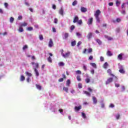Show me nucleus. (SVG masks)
I'll list each match as a JSON object with an SVG mask.
<instances>
[{"instance_id":"33","label":"nucleus","mask_w":128,"mask_h":128,"mask_svg":"<svg viewBox=\"0 0 128 128\" xmlns=\"http://www.w3.org/2000/svg\"><path fill=\"white\" fill-rule=\"evenodd\" d=\"M10 22H11V24H12V22H14V18L12 17H10Z\"/></svg>"},{"instance_id":"37","label":"nucleus","mask_w":128,"mask_h":128,"mask_svg":"<svg viewBox=\"0 0 128 128\" xmlns=\"http://www.w3.org/2000/svg\"><path fill=\"white\" fill-rule=\"evenodd\" d=\"M64 36L65 40H66V38H68V33H65L64 35Z\"/></svg>"},{"instance_id":"39","label":"nucleus","mask_w":128,"mask_h":128,"mask_svg":"<svg viewBox=\"0 0 128 128\" xmlns=\"http://www.w3.org/2000/svg\"><path fill=\"white\" fill-rule=\"evenodd\" d=\"M76 74H82V72L80 70H78L76 71Z\"/></svg>"},{"instance_id":"40","label":"nucleus","mask_w":128,"mask_h":128,"mask_svg":"<svg viewBox=\"0 0 128 128\" xmlns=\"http://www.w3.org/2000/svg\"><path fill=\"white\" fill-rule=\"evenodd\" d=\"M59 66H64V62H60L59 63Z\"/></svg>"},{"instance_id":"48","label":"nucleus","mask_w":128,"mask_h":128,"mask_svg":"<svg viewBox=\"0 0 128 128\" xmlns=\"http://www.w3.org/2000/svg\"><path fill=\"white\" fill-rule=\"evenodd\" d=\"M76 36H80V38H82V34H80V32H76Z\"/></svg>"},{"instance_id":"18","label":"nucleus","mask_w":128,"mask_h":128,"mask_svg":"<svg viewBox=\"0 0 128 128\" xmlns=\"http://www.w3.org/2000/svg\"><path fill=\"white\" fill-rule=\"evenodd\" d=\"M106 54L108 56H112V52L110 50H108Z\"/></svg>"},{"instance_id":"16","label":"nucleus","mask_w":128,"mask_h":128,"mask_svg":"<svg viewBox=\"0 0 128 128\" xmlns=\"http://www.w3.org/2000/svg\"><path fill=\"white\" fill-rule=\"evenodd\" d=\"M36 88H38V90H42V86H40V85H38V84H36Z\"/></svg>"},{"instance_id":"50","label":"nucleus","mask_w":128,"mask_h":128,"mask_svg":"<svg viewBox=\"0 0 128 128\" xmlns=\"http://www.w3.org/2000/svg\"><path fill=\"white\" fill-rule=\"evenodd\" d=\"M18 20H22V16H18Z\"/></svg>"},{"instance_id":"53","label":"nucleus","mask_w":128,"mask_h":128,"mask_svg":"<svg viewBox=\"0 0 128 128\" xmlns=\"http://www.w3.org/2000/svg\"><path fill=\"white\" fill-rule=\"evenodd\" d=\"M82 117L84 118H86V115L85 113L82 112Z\"/></svg>"},{"instance_id":"32","label":"nucleus","mask_w":128,"mask_h":128,"mask_svg":"<svg viewBox=\"0 0 128 128\" xmlns=\"http://www.w3.org/2000/svg\"><path fill=\"white\" fill-rule=\"evenodd\" d=\"M95 18H96V22H100V16H98L95 17Z\"/></svg>"},{"instance_id":"47","label":"nucleus","mask_w":128,"mask_h":128,"mask_svg":"<svg viewBox=\"0 0 128 128\" xmlns=\"http://www.w3.org/2000/svg\"><path fill=\"white\" fill-rule=\"evenodd\" d=\"M26 48H28V45H25L22 48L23 50H26Z\"/></svg>"},{"instance_id":"3","label":"nucleus","mask_w":128,"mask_h":128,"mask_svg":"<svg viewBox=\"0 0 128 128\" xmlns=\"http://www.w3.org/2000/svg\"><path fill=\"white\" fill-rule=\"evenodd\" d=\"M94 21V18H90L88 20V22H87L88 26H92V22Z\"/></svg>"},{"instance_id":"6","label":"nucleus","mask_w":128,"mask_h":128,"mask_svg":"<svg viewBox=\"0 0 128 128\" xmlns=\"http://www.w3.org/2000/svg\"><path fill=\"white\" fill-rule=\"evenodd\" d=\"M48 46L49 48H52V46H54V42H52V38L50 39Z\"/></svg>"},{"instance_id":"45","label":"nucleus","mask_w":128,"mask_h":128,"mask_svg":"<svg viewBox=\"0 0 128 128\" xmlns=\"http://www.w3.org/2000/svg\"><path fill=\"white\" fill-rule=\"evenodd\" d=\"M122 20L120 18H117L116 19V22H120Z\"/></svg>"},{"instance_id":"1","label":"nucleus","mask_w":128,"mask_h":128,"mask_svg":"<svg viewBox=\"0 0 128 128\" xmlns=\"http://www.w3.org/2000/svg\"><path fill=\"white\" fill-rule=\"evenodd\" d=\"M31 64H32V66H34V64L35 65V66H34V67H33V70H34V72L36 74V76H40V73L38 72V68H40V65L38 64V63L32 62Z\"/></svg>"},{"instance_id":"49","label":"nucleus","mask_w":128,"mask_h":128,"mask_svg":"<svg viewBox=\"0 0 128 128\" xmlns=\"http://www.w3.org/2000/svg\"><path fill=\"white\" fill-rule=\"evenodd\" d=\"M92 52V48H90L88 50V53L90 54V52Z\"/></svg>"},{"instance_id":"13","label":"nucleus","mask_w":128,"mask_h":128,"mask_svg":"<svg viewBox=\"0 0 128 128\" xmlns=\"http://www.w3.org/2000/svg\"><path fill=\"white\" fill-rule=\"evenodd\" d=\"M104 38H107L108 40H113L112 37H110V36H108V35H105Z\"/></svg>"},{"instance_id":"21","label":"nucleus","mask_w":128,"mask_h":128,"mask_svg":"<svg viewBox=\"0 0 128 128\" xmlns=\"http://www.w3.org/2000/svg\"><path fill=\"white\" fill-rule=\"evenodd\" d=\"M18 30L20 32H24V28L22 26H20Z\"/></svg>"},{"instance_id":"2","label":"nucleus","mask_w":128,"mask_h":128,"mask_svg":"<svg viewBox=\"0 0 128 128\" xmlns=\"http://www.w3.org/2000/svg\"><path fill=\"white\" fill-rule=\"evenodd\" d=\"M62 54L64 58H69L70 56V52H68L64 54V50H62Z\"/></svg>"},{"instance_id":"27","label":"nucleus","mask_w":128,"mask_h":128,"mask_svg":"<svg viewBox=\"0 0 128 128\" xmlns=\"http://www.w3.org/2000/svg\"><path fill=\"white\" fill-rule=\"evenodd\" d=\"M119 72H120V74H124V72H126L124 68H120L119 70Z\"/></svg>"},{"instance_id":"52","label":"nucleus","mask_w":128,"mask_h":128,"mask_svg":"<svg viewBox=\"0 0 128 128\" xmlns=\"http://www.w3.org/2000/svg\"><path fill=\"white\" fill-rule=\"evenodd\" d=\"M100 62H104V58L101 56L100 57Z\"/></svg>"},{"instance_id":"30","label":"nucleus","mask_w":128,"mask_h":128,"mask_svg":"<svg viewBox=\"0 0 128 128\" xmlns=\"http://www.w3.org/2000/svg\"><path fill=\"white\" fill-rule=\"evenodd\" d=\"M75 28L76 27L74 26V25L71 26H70V32H72V30H74Z\"/></svg>"},{"instance_id":"56","label":"nucleus","mask_w":128,"mask_h":128,"mask_svg":"<svg viewBox=\"0 0 128 128\" xmlns=\"http://www.w3.org/2000/svg\"><path fill=\"white\" fill-rule=\"evenodd\" d=\"M88 92H92V88L89 87V88H88Z\"/></svg>"},{"instance_id":"63","label":"nucleus","mask_w":128,"mask_h":128,"mask_svg":"<svg viewBox=\"0 0 128 128\" xmlns=\"http://www.w3.org/2000/svg\"><path fill=\"white\" fill-rule=\"evenodd\" d=\"M26 6H30V4L28 2H24Z\"/></svg>"},{"instance_id":"25","label":"nucleus","mask_w":128,"mask_h":128,"mask_svg":"<svg viewBox=\"0 0 128 128\" xmlns=\"http://www.w3.org/2000/svg\"><path fill=\"white\" fill-rule=\"evenodd\" d=\"M96 42H98V44L100 45L102 44V42L100 39H96Z\"/></svg>"},{"instance_id":"43","label":"nucleus","mask_w":128,"mask_h":128,"mask_svg":"<svg viewBox=\"0 0 128 128\" xmlns=\"http://www.w3.org/2000/svg\"><path fill=\"white\" fill-rule=\"evenodd\" d=\"M120 2L118 0H116V6H120Z\"/></svg>"},{"instance_id":"54","label":"nucleus","mask_w":128,"mask_h":128,"mask_svg":"<svg viewBox=\"0 0 128 128\" xmlns=\"http://www.w3.org/2000/svg\"><path fill=\"white\" fill-rule=\"evenodd\" d=\"M58 82H64V78H60V79L58 80Z\"/></svg>"},{"instance_id":"62","label":"nucleus","mask_w":128,"mask_h":128,"mask_svg":"<svg viewBox=\"0 0 128 128\" xmlns=\"http://www.w3.org/2000/svg\"><path fill=\"white\" fill-rule=\"evenodd\" d=\"M91 74H94V70H92L90 71Z\"/></svg>"},{"instance_id":"58","label":"nucleus","mask_w":128,"mask_h":128,"mask_svg":"<svg viewBox=\"0 0 128 128\" xmlns=\"http://www.w3.org/2000/svg\"><path fill=\"white\" fill-rule=\"evenodd\" d=\"M116 120H119V118H120V114H118V115H116Z\"/></svg>"},{"instance_id":"24","label":"nucleus","mask_w":128,"mask_h":128,"mask_svg":"<svg viewBox=\"0 0 128 128\" xmlns=\"http://www.w3.org/2000/svg\"><path fill=\"white\" fill-rule=\"evenodd\" d=\"M77 23L80 26H82V20H78V22H77Z\"/></svg>"},{"instance_id":"55","label":"nucleus","mask_w":128,"mask_h":128,"mask_svg":"<svg viewBox=\"0 0 128 128\" xmlns=\"http://www.w3.org/2000/svg\"><path fill=\"white\" fill-rule=\"evenodd\" d=\"M58 18H55L54 19V24H58Z\"/></svg>"},{"instance_id":"35","label":"nucleus","mask_w":128,"mask_h":128,"mask_svg":"<svg viewBox=\"0 0 128 128\" xmlns=\"http://www.w3.org/2000/svg\"><path fill=\"white\" fill-rule=\"evenodd\" d=\"M48 60L49 62H52V58H50V56L48 58Z\"/></svg>"},{"instance_id":"51","label":"nucleus","mask_w":128,"mask_h":128,"mask_svg":"<svg viewBox=\"0 0 128 128\" xmlns=\"http://www.w3.org/2000/svg\"><path fill=\"white\" fill-rule=\"evenodd\" d=\"M78 86L79 88H82V84L81 83H79L78 84Z\"/></svg>"},{"instance_id":"23","label":"nucleus","mask_w":128,"mask_h":128,"mask_svg":"<svg viewBox=\"0 0 128 128\" xmlns=\"http://www.w3.org/2000/svg\"><path fill=\"white\" fill-rule=\"evenodd\" d=\"M25 74L26 76H32V74H31V73L28 72H26Z\"/></svg>"},{"instance_id":"20","label":"nucleus","mask_w":128,"mask_h":128,"mask_svg":"<svg viewBox=\"0 0 128 128\" xmlns=\"http://www.w3.org/2000/svg\"><path fill=\"white\" fill-rule=\"evenodd\" d=\"M70 80H68L66 82V86H70Z\"/></svg>"},{"instance_id":"4","label":"nucleus","mask_w":128,"mask_h":128,"mask_svg":"<svg viewBox=\"0 0 128 128\" xmlns=\"http://www.w3.org/2000/svg\"><path fill=\"white\" fill-rule=\"evenodd\" d=\"M100 10H96L95 14H94V16L95 17L96 16H100Z\"/></svg>"},{"instance_id":"10","label":"nucleus","mask_w":128,"mask_h":128,"mask_svg":"<svg viewBox=\"0 0 128 128\" xmlns=\"http://www.w3.org/2000/svg\"><path fill=\"white\" fill-rule=\"evenodd\" d=\"M80 10L82 12H88V9L84 7H81Z\"/></svg>"},{"instance_id":"44","label":"nucleus","mask_w":128,"mask_h":128,"mask_svg":"<svg viewBox=\"0 0 128 128\" xmlns=\"http://www.w3.org/2000/svg\"><path fill=\"white\" fill-rule=\"evenodd\" d=\"M28 30L30 31V30H34V28L32 27H28L27 28Z\"/></svg>"},{"instance_id":"11","label":"nucleus","mask_w":128,"mask_h":128,"mask_svg":"<svg viewBox=\"0 0 128 128\" xmlns=\"http://www.w3.org/2000/svg\"><path fill=\"white\" fill-rule=\"evenodd\" d=\"M92 100H93V103L96 104L98 102V100H96V98L95 96L92 97Z\"/></svg>"},{"instance_id":"28","label":"nucleus","mask_w":128,"mask_h":128,"mask_svg":"<svg viewBox=\"0 0 128 128\" xmlns=\"http://www.w3.org/2000/svg\"><path fill=\"white\" fill-rule=\"evenodd\" d=\"M63 90H64V92H68V88H66V87H64L63 88Z\"/></svg>"},{"instance_id":"14","label":"nucleus","mask_w":128,"mask_h":128,"mask_svg":"<svg viewBox=\"0 0 128 128\" xmlns=\"http://www.w3.org/2000/svg\"><path fill=\"white\" fill-rule=\"evenodd\" d=\"M26 80V77H24V75H22L20 78V80L21 82H24V80Z\"/></svg>"},{"instance_id":"59","label":"nucleus","mask_w":128,"mask_h":128,"mask_svg":"<svg viewBox=\"0 0 128 128\" xmlns=\"http://www.w3.org/2000/svg\"><path fill=\"white\" fill-rule=\"evenodd\" d=\"M108 6H114V2H110L108 4Z\"/></svg>"},{"instance_id":"19","label":"nucleus","mask_w":128,"mask_h":128,"mask_svg":"<svg viewBox=\"0 0 128 128\" xmlns=\"http://www.w3.org/2000/svg\"><path fill=\"white\" fill-rule=\"evenodd\" d=\"M108 64L107 63V62H105L103 65V68H108Z\"/></svg>"},{"instance_id":"38","label":"nucleus","mask_w":128,"mask_h":128,"mask_svg":"<svg viewBox=\"0 0 128 128\" xmlns=\"http://www.w3.org/2000/svg\"><path fill=\"white\" fill-rule=\"evenodd\" d=\"M39 38L40 40H44V36L42 35H40Z\"/></svg>"},{"instance_id":"41","label":"nucleus","mask_w":128,"mask_h":128,"mask_svg":"<svg viewBox=\"0 0 128 128\" xmlns=\"http://www.w3.org/2000/svg\"><path fill=\"white\" fill-rule=\"evenodd\" d=\"M71 44L72 46H74L76 44V41L72 42Z\"/></svg>"},{"instance_id":"9","label":"nucleus","mask_w":128,"mask_h":128,"mask_svg":"<svg viewBox=\"0 0 128 128\" xmlns=\"http://www.w3.org/2000/svg\"><path fill=\"white\" fill-rule=\"evenodd\" d=\"M78 16H75L73 20V22H74V24H76V22H78Z\"/></svg>"},{"instance_id":"12","label":"nucleus","mask_w":128,"mask_h":128,"mask_svg":"<svg viewBox=\"0 0 128 128\" xmlns=\"http://www.w3.org/2000/svg\"><path fill=\"white\" fill-rule=\"evenodd\" d=\"M107 72L108 74H109L110 76H114V75L112 74V70L110 69L107 70Z\"/></svg>"},{"instance_id":"42","label":"nucleus","mask_w":128,"mask_h":128,"mask_svg":"<svg viewBox=\"0 0 128 128\" xmlns=\"http://www.w3.org/2000/svg\"><path fill=\"white\" fill-rule=\"evenodd\" d=\"M109 108H114V104H110L109 105Z\"/></svg>"},{"instance_id":"5","label":"nucleus","mask_w":128,"mask_h":128,"mask_svg":"<svg viewBox=\"0 0 128 128\" xmlns=\"http://www.w3.org/2000/svg\"><path fill=\"white\" fill-rule=\"evenodd\" d=\"M114 80V79L112 78H110L107 80L106 82V84H110Z\"/></svg>"},{"instance_id":"57","label":"nucleus","mask_w":128,"mask_h":128,"mask_svg":"<svg viewBox=\"0 0 128 128\" xmlns=\"http://www.w3.org/2000/svg\"><path fill=\"white\" fill-rule=\"evenodd\" d=\"M4 6L5 8H8V4L6 2H5L4 4Z\"/></svg>"},{"instance_id":"8","label":"nucleus","mask_w":128,"mask_h":128,"mask_svg":"<svg viewBox=\"0 0 128 128\" xmlns=\"http://www.w3.org/2000/svg\"><path fill=\"white\" fill-rule=\"evenodd\" d=\"M92 32H89L87 35V38L89 40H90V38H92Z\"/></svg>"},{"instance_id":"29","label":"nucleus","mask_w":128,"mask_h":128,"mask_svg":"<svg viewBox=\"0 0 128 128\" xmlns=\"http://www.w3.org/2000/svg\"><path fill=\"white\" fill-rule=\"evenodd\" d=\"M28 26V23L24 22L22 24H21L20 26H21L22 28V26Z\"/></svg>"},{"instance_id":"64","label":"nucleus","mask_w":128,"mask_h":128,"mask_svg":"<svg viewBox=\"0 0 128 128\" xmlns=\"http://www.w3.org/2000/svg\"><path fill=\"white\" fill-rule=\"evenodd\" d=\"M83 68H84V70H86V66H84Z\"/></svg>"},{"instance_id":"15","label":"nucleus","mask_w":128,"mask_h":128,"mask_svg":"<svg viewBox=\"0 0 128 128\" xmlns=\"http://www.w3.org/2000/svg\"><path fill=\"white\" fill-rule=\"evenodd\" d=\"M59 14H60L61 16H64V10H62V8H61V9L59 10Z\"/></svg>"},{"instance_id":"31","label":"nucleus","mask_w":128,"mask_h":128,"mask_svg":"<svg viewBox=\"0 0 128 128\" xmlns=\"http://www.w3.org/2000/svg\"><path fill=\"white\" fill-rule=\"evenodd\" d=\"M118 58L119 60H122V54H120L118 56Z\"/></svg>"},{"instance_id":"26","label":"nucleus","mask_w":128,"mask_h":128,"mask_svg":"<svg viewBox=\"0 0 128 128\" xmlns=\"http://www.w3.org/2000/svg\"><path fill=\"white\" fill-rule=\"evenodd\" d=\"M90 66H92L94 68H96V64L95 63H90Z\"/></svg>"},{"instance_id":"60","label":"nucleus","mask_w":128,"mask_h":128,"mask_svg":"<svg viewBox=\"0 0 128 128\" xmlns=\"http://www.w3.org/2000/svg\"><path fill=\"white\" fill-rule=\"evenodd\" d=\"M80 44H82V42L80 41L78 42L77 46H80Z\"/></svg>"},{"instance_id":"61","label":"nucleus","mask_w":128,"mask_h":128,"mask_svg":"<svg viewBox=\"0 0 128 128\" xmlns=\"http://www.w3.org/2000/svg\"><path fill=\"white\" fill-rule=\"evenodd\" d=\"M115 86L116 88H118L120 87V84H115Z\"/></svg>"},{"instance_id":"34","label":"nucleus","mask_w":128,"mask_h":128,"mask_svg":"<svg viewBox=\"0 0 128 128\" xmlns=\"http://www.w3.org/2000/svg\"><path fill=\"white\" fill-rule=\"evenodd\" d=\"M76 79L78 82H80L82 80V78H80V76H77Z\"/></svg>"},{"instance_id":"36","label":"nucleus","mask_w":128,"mask_h":128,"mask_svg":"<svg viewBox=\"0 0 128 128\" xmlns=\"http://www.w3.org/2000/svg\"><path fill=\"white\" fill-rule=\"evenodd\" d=\"M77 4H78V2H77L76 0H75L72 2V6H76Z\"/></svg>"},{"instance_id":"17","label":"nucleus","mask_w":128,"mask_h":128,"mask_svg":"<svg viewBox=\"0 0 128 128\" xmlns=\"http://www.w3.org/2000/svg\"><path fill=\"white\" fill-rule=\"evenodd\" d=\"M85 82L86 84H88L90 82V78H87L85 79Z\"/></svg>"},{"instance_id":"22","label":"nucleus","mask_w":128,"mask_h":128,"mask_svg":"<svg viewBox=\"0 0 128 128\" xmlns=\"http://www.w3.org/2000/svg\"><path fill=\"white\" fill-rule=\"evenodd\" d=\"M84 94H85L87 95L88 96H90V92L88 91H84Z\"/></svg>"},{"instance_id":"7","label":"nucleus","mask_w":128,"mask_h":128,"mask_svg":"<svg viewBox=\"0 0 128 128\" xmlns=\"http://www.w3.org/2000/svg\"><path fill=\"white\" fill-rule=\"evenodd\" d=\"M80 110H82V106L80 105L74 107V110L76 112H80Z\"/></svg>"},{"instance_id":"46","label":"nucleus","mask_w":128,"mask_h":128,"mask_svg":"<svg viewBox=\"0 0 128 128\" xmlns=\"http://www.w3.org/2000/svg\"><path fill=\"white\" fill-rule=\"evenodd\" d=\"M89 60H94V56H90L88 58Z\"/></svg>"}]
</instances>
